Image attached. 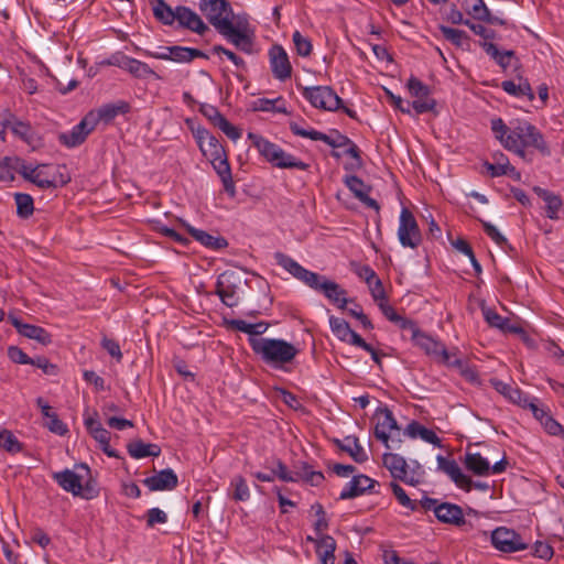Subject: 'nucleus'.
Instances as JSON below:
<instances>
[{"label": "nucleus", "mask_w": 564, "mask_h": 564, "mask_svg": "<svg viewBox=\"0 0 564 564\" xmlns=\"http://www.w3.org/2000/svg\"><path fill=\"white\" fill-rule=\"evenodd\" d=\"M199 9L217 32L237 50L247 55L257 53L253 29L246 17L234 15L228 0H200Z\"/></svg>", "instance_id": "1"}, {"label": "nucleus", "mask_w": 564, "mask_h": 564, "mask_svg": "<svg viewBox=\"0 0 564 564\" xmlns=\"http://www.w3.org/2000/svg\"><path fill=\"white\" fill-rule=\"evenodd\" d=\"M491 130L501 145L525 161L528 150L534 149L541 155H551V150L543 133L527 120H514L507 126L501 118L491 120Z\"/></svg>", "instance_id": "2"}, {"label": "nucleus", "mask_w": 564, "mask_h": 564, "mask_svg": "<svg viewBox=\"0 0 564 564\" xmlns=\"http://www.w3.org/2000/svg\"><path fill=\"white\" fill-rule=\"evenodd\" d=\"M274 259L280 267L292 274L295 279L300 280L311 289L323 293L324 296L337 305L338 308L344 310L346 307L348 303V299L346 297L347 292L341 289L338 283L326 279L324 275L305 269L299 262L282 252H276L274 254Z\"/></svg>", "instance_id": "3"}, {"label": "nucleus", "mask_w": 564, "mask_h": 564, "mask_svg": "<svg viewBox=\"0 0 564 564\" xmlns=\"http://www.w3.org/2000/svg\"><path fill=\"white\" fill-rule=\"evenodd\" d=\"M249 344L264 364L275 369L291 364L299 354V349L284 339L250 337Z\"/></svg>", "instance_id": "4"}, {"label": "nucleus", "mask_w": 564, "mask_h": 564, "mask_svg": "<svg viewBox=\"0 0 564 564\" xmlns=\"http://www.w3.org/2000/svg\"><path fill=\"white\" fill-rule=\"evenodd\" d=\"M373 419L376 420L375 437L381 441L387 448H394L392 444L401 443V429L399 427L397 420L392 412L388 408H379Z\"/></svg>", "instance_id": "5"}, {"label": "nucleus", "mask_w": 564, "mask_h": 564, "mask_svg": "<svg viewBox=\"0 0 564 564\" xmlns=\"http://www.w3.org/2000/svg\"><path fill=\"white\" fill-rule=\"evenodd\" d=\"M302 95L313 107L327 111L340 109L343 102L329 86L303 87Z\"/></svg>", "instance_id": "6"}, {"label": "nucleus", "mask_w": 564, "mask_h": 564, "mask_svg": "<svg viewBox=\"0 0 564 564\" xmlns=\"http://www.w3.org/2000/svg\"><path fill=\"white\" fill-rule=\"evenodd\" d=\"M241 284V274L236 271L228 270L218 276L215 293L226 306L234 307L239 302L238 290Z\"/></svg>", "instance_id": "7"}, {"label": "nucleus", "mask_w": 564, "mask_h": 564, "mask_svg": "<svg viewBox=\"0 0 564 564\" xmlns=\"http://www.w3.org/2000/svg\"><path fill=\"white\" fill-rule=\"evenodd\" d=\"M99 494L97 481L86 464H77L73 467V496L83 499H94Z\"/></svg>", "instance_id": "8"}, {"label": "nucleus", "mask_w": 564, "mask_h": 564, "mask_svg": "<svg viewBox=\"0 0 564 564\" xmlns=\"http://www.w3.org/2000/svg\"><path fill=\"white\" fill-rule=\"evenodd\" d=\"M406 87L413 98L411 106L416 115L434 111L436 101L431 97V90L427 85L412 76L409 78Z\"/></svg>", "instance_id": "9"}, {"label": "nucleus", "mask_w": 564, "mask_h": 564, "mask_svg": "<svg viewBox=\"0 0 564 564\" xmlns=\"http://www.w3.org/2000/svg\"><path fill=\"white\" fill-rule=\"evenodd\" d=\"M398 238L403 247L415 249L422 241L417 221L408 208H402L398 228Z\"/></svg>", "instance_id": "10"}, {"label": "nucleus", "mask_w": 564, "mask_h": 564, "mask_svg": "<svg viewBox=\"0 0 564 564\" xmlns=\"http://www.w3.org/2000/svg\"><path fill=\"white\" fill-rule=\"evenodd\" d=\"M463 463L468 471L477 476L500 474L503 473L508 466L506 456L491 466L489 460L482 457L479 453H471L469 451L466 452Z\"/></svg>", "instance_id": "11"}, {"label": "nucleus", "mask_w": 564, "mask_h": 564, "mask_svg": "<svg viewBox=\"0 0 564 564\" xmlns=\"http://www.w3.org/2000/svg\"><path fill=\"white\" fill-rule=\"evenodd\" d=\"M492 545L505 553H513L527 549L520 534L514 530L500 527L491 532Z\"/></svg>", "instance_id": "12"}, {"label": "nucleus", "mask_w": 564, "mask_h": 564, "mask_svg": "<svg viewBox=\"0 0 564 564\" xmlns=\"http://www.w3.org/2000/svg\"><path fill=\"white\" fill-rule=\"evenodd\" d=\"M270 68L275 79L285 82L292 76V65L286 51L278 44L272 45L268 52Z\"/></svg>", "instance_id": "13"}, {"label": "nucleus", "mask_w": 564, "mask_h": 564, "mask_svg": "<svg viewBox=\"0 0 564 564\" xmlns=\"http://www.w3.org/2000/svg\"><path fill=\"white\" fill-rule=\"evenodd\" d=\"M194 137L203 155L209 161H217L226 154L225 148L219 140L204 128H197Z\"/></svg>", "instance_id": "14"}, {"label": "nucleus", "mask_w": 564, "mask_h": 564, "mask_svg": "<svg viewBox=\"0 0 564 564\" xmlns=\"http://www.w3.org/2000/svg\"><path fill=\"white\" fill-rule=\"evenodd\" d=\"M290 130L295 135L308 138L314 141H323L332 148H341L351 143V140L348 137L340 134L338 131H334L335 137H332L314 129H303L296 122L290 123Z\"/></svg>", "instance_id": "15"}, {"label": "nucleus", "mask_w": 564, "mask_h": 564, "mask_svg": "<svg viewBox=\"0 0 564 564\" xmlns=\"http://www.w3.org/2000/svg\"><path fill=\"white\" fill-rule=\"evenodd\" d=\"M436 459L438 469L445 473L457 487L465 491L471 490V478L462 471L460 467L454 459H447L442 455H438Z\"/></svg>", "instance_id": "16"}, {"label": "nucleus", "mask_w": 564, "mask_h": 564, "mask_svg": "<svg viewBox=\"0 0 564 564\" xmlns=\"http://www.w3.org/2000/svg\"><path fill=\"white\" fill-rule=\"evenodd\" d=\"M8 321L20 335L28 337L30 339H34L42 345H47L51 343V336L44 328L36 325L23 323L21 318L13 314H10L8 316Z\"/></svg>", "instance_id": "17"}, {"label": "nucleus", "mask_w": 564, "mask_h": 564, "mask_svg": "<svg viewBox=\"0 0 564 564\" xmlns=\"http://www.w3.org/2000/svg\"><path fill=\"white\" fill-rule=\"evenodd\" d=\"M344 183L364 205L375 209L377 213L380 210L378 202L369 197L371 187L365 184L361 178L356 175H347L344 178Z\"/></svg>", "instance_id": "18"}, {"label": "nucleus", "mask_w": 564, "mask_h": 564, "mask_svg": "<svg viewBox=\"0 0 564 564\" xmlns=\"http://www.w3.org/2000/svg\"><path fill=\"white\" fill-rule=\"evenodd\" d=\"M533 192L544 202L545 216L551 220H558L564 209L562 197L540 186H534Z\"/></svg>", "instance_id": "19"}, {"label": "nucleus", "mask_w": 564, "mask_h": 564, "mask_svg": "<svg viewBox=\"0 0 564 564\" xmlns=\"http://www.w3.org/2000/svg\"><path fill=\"white\" fill-rule=\"evenodd\" d=\"M481 311L489 326L498 328L503 333L525 335L524 329L519 324L512 323L510 318L499 315L495 310L482 307Z\"/></svg>", "instance_id": "20"}, {"label": "nucleus", "mask_w": 564, "mask_h": 564, "mask_svg": "<svg viewBox=\"0 0 564 564\" xmlns=\"http://www.w3.org/2000/svg\"><path fill=\"white\" fill-rule=\"evenodd\" d=\"M435 517L440 522L455 527L466 523L463 509L451 502H441L435 510Z\"/></svg>", "instance_id": "21"}, {"label": "nucleus", "mask_w": 564, "mask_h": 564, "mask_svg": "<svg viewBox=\"0 0 564 564\" xmlns=\"http://www.w3.org/2000/svg\"><path fill=\"white\" fill-rule=\"evenodd\" d=\"M143 482L151 491L173 490L177 487L178 478L172 469L166 468L145 478Z\"/></svg>", "instance_id": "22"}, {"label": "nucleus", "mask_w": 564, "mask_h": 564, "mask_svg": "<svg viewBox=\"0 0 564 564\" xmlns=\"http://www.w3.org/2000/svg\"><path fill=\"white\" fill-rule=\"evenodd\" d=\"M376 484V480L371 479L366 475L354 476L352 479L341 490L339 499L347 500L358 497L365 494L366 491L372 490Z\"/></svg>", "instance_id": "23"}, {"label": "nucleus", "mask_w": 564, "mask_h": 564, "mask_svg": "<svg viewBox=\"0 0 564 564\" xmlns=\"http://www.w3.org/2000/svg\"><path fill=\"white\" fill-rule=\"evenodd\" d=\"M183 28H187L197 34H204L208 28L200 19V17L186 7L176 8V20Z\"/></svg>", "instance_id": "24"}, {"label": "nucleus", "mask_w": 564, "mask_h": 564, "mask_svg": "<svg viewBox=\"0 0 564 564\" xmlns=\"http://www.w3.org/2000/svg\"><path fill=\"white\" fill-rule=\"evenodd\" d=\"M1 124L4 129L9 128L15 137L20 138L28 144L33 142L34 131L29 122L19 120L12 113H7L1 121Z\"/></svg>", "instance_id": "25"}, {"label": "nucleus", "mask_w": 564, "mask_h": 564, "mask_svg": "<svg viewBox=\"0 0 564 564\" xmlns=\"http://www.w3.org/2000/svg\"><path fill=\"white\" fill-rule=\"evenodd\" d=\"M248 139L251 141L252 145L259 151V153L273 166L279 159V153L282 150L279 145L268 141L263 137L257 133L249 132Z\"/></svg>", "instance_id": "26"}, {"label": "nucleus", "mask_w": 564, "mask_h": 564, "mask_svg": "<svg viewBox=\"0 0 564 564\" xmlns=\"http://www.w3.org/2000/svg\"><path fill=\"white\" fill-rule=\"evenodd\" d=\"M187 232L200 245L212 250H221L228 246L227 240L220 236H213L202 229H196L193 226L183 223Z\"/></svg>", "instance_id": "27"}, {"label": "nucleus", "mask_w": 564, "mask_h": 564, "mask_svg": "<svg viewBox=\"0 0 564 564\" xmlns=\"http://www.w3.org/2000/svg\"><path fill=\"white\" fill-rule=\"evenodd\" d=\"M217 175L220 177L224 185L225 192L230 196H236V186L231 175V167L228 162L227 154L218 159L217 161H210Z\"/></svg>", "instance_id": "28"}, {"label": "nucleus", "mask_w": 564, "mask_h": 564, "mask_svg": "<svg viewBox=\"0 0 564 564\" xmlns=\"http://www.w3.org/2000/svg\"><path fill=\"white\" fill-rule=\"evenodd\" d=\"M491 384L509 401L523 409H527L529 395L523 393L518 387H513L498 379H492Z\"/></svg>", "instance_id": "29"}, {"label": "nucleus", "mask_w": 564, "mask_h": 564, "mask_svg": "<svg viewBox=\"0 0 564 564\" xmlns=\"http://www.w3.org/2000/svg\"><path fill=\"white\" fill-rule=\"evenodd\" d=\"M164 61H173L176 63H189L194 58H208V56L198 48L185 46H170V55L161 56Z\"/></svg>", "instance_id": "30"}, {"label": "nucleus", "mask_w": 564, "mask_h": 564, "mask_svg": "<svg viewBox=\"0 0 564 564\" xmlns=\"http://www.w3.org/2000/svg\"><path fill=\"white\" fill-rule=\"evenodd\" d=\"M315 549L321 564H335L336 541L333 536L321 535Z\"/></svg>", "instance_id": "31"}, {"label": "nucleus", "mask_w": 564, "mask_h": 564, "mask_svg": "<svg viewBox=\"0 0 564 564\" xmlns=\"http://www.w3.org/2000/svg\"><path fill=\"white\" fill-rule=\"evenodd\" d=\"M96 126L97 116L94 111H90L73 128V147L82 144Z\"/></svg>", "instance_id": "32"}, {"label": "nucleus", "mask_w": 564, "mask_h": 564, "mask_svg": "<svg viewBox=\"0 0 564 564\" xmlns=\"http://www.w3.org/2000/svg\"><path fill=\"white\" fill-rule=\"evenodd\" d=\"M120 67L130 73L135 78L144 79L150 76L160 78V76L147 63L135 58L124 57L120 64Z\"/></svg>", "instance_id": "33"}, {"label": "nucleus", "mask_w": 564, "mask_h": 564, "mask_svg": "<svg viewBox=\"0 0 564 564\" xmlns=\"http://www.w3.org/2000/svg\"><path fill=\"white\" fill-rule=\"evenodd\" d=\"M412 340L422 348L427 355L438 357L445 354V346L423 332L414 333Z\"/></svg>", "instance_id": "34"}, {"label": "nucleus", "mask_w": 564, "mask_h": 564, "mask_svg": "<svg viewBox=\"0 0 564 564\" xmlns=\"http://www.w3.org/2000/svg\"><path fill=\"white\" fill-rule=\"evenodd\" d=\"M404 434H406L408 436H410L411 438H422L423 441L430 443V444H433L435 446H438L441 447L442 444H441V438L437 436V434L423 426L422 424H420L419 422L416 421H412L405 429L404 431Z\"/></svg>", "instance_id": "35"}, {"label": "nucleus", "mask_w": 564, "mask_h": 564, "mask_svg": "<svg viewBox=\"0 0 564 564\" xmlns=\"http://www.w3.org/2000/svg\"><path fill=\"white\" fill-rule=\"evenodd\" d=\"M338 447L348 453L356 463H365L368 460V455L362 446L359 444V440L356 436H347L344 442L336 441Z\"/></svg>", "instance_id": "36"}, {"label": "nucleus", "mask_w": 564, "mask_h": 564, "mask_svg": "<svg viewBox=\"0 0 564 564\" xmlns=\"http://www.w3.org/2000/svg\"><path fill=\"white\" fill-rule=\"evenodd\" d=\"M130 111V105L120 100L116 104H107L101 106L95 115L97 116V122L102 120L105 122H110L118 115H126Z\"/></svg>", "instance_id": "37"}, {"label": "nucleus", "mask_w": 564, "mask_h": 564, "mask_svg": "<svg viewBox=\"0 0 564 564\" xmlns=\"http://www.w3.org/2000/svg\"><path fill=\"white\" fill-rule=\"evenodd\" d=\"M382 462L394 479L402 478V476L404 477V473L408 470V464L402 456L393 453H386L382 456Z\"/></svg>", "instance_id": "38"}, {"label": "nucleus", "mask_w": 564, "mask_h": 564, "mask_svg": "<svg viewBox=\"0 0 564 564\" xmlns=\"http://www.w3.org/2000/svg\"><path fill=\"white\" fill-rule=\"evenodd\" d=\"M128 453L133 458L156 457L161 454V448L156 444L134 441L128 445Z\"/></svg>", "instance_id": "39"}, {"label": "nucleus", "mask_w": 564, "mask_h": 564, "mask_svg": "<svg viewBox=\"0 0 564 564\" xmlns=\"http://www.w3.org/2000/svg\"><path fill=\"white\" fill-rule=\"evenodd\" d=\"M23 160L18 156H4L0 159V181L12 182L14 174L20 173Z\"/></svg>", "instance_id": "40"}, {"label": "nucleus", "mask_w": 564, "mask_h": 564, "mask_svg": "<svg viewBox=\"0 0 564 564\" xmlns=\"http://www.w3.org/2000/svg\"><path fill=\"white\" fill-rule=\"evenodd\" d=\"M501 88L509 95L514 97H528L530 101L534 99V93L528 80H520L516 84L513 80H505L501 83Z\"/></svg>", "instance_id": "41"}, {"label": "nucleus", "mask_w": 564, "mask_h": 564, "mask_svg": "<svg viewBox=\"0 0 564 564\" xmlns=\"http://www.w3.org/2000/svg\"><path fill=\"white\" fill-rule=\"evenodd\" d=\"M494 162H485L484 166L486 167L488 174L491 177H499L506 174V170L509 165V159L501 151H497L492 154Z\"/></svg>", "instance_id": "42"}, {"label": "nucleus", "mask_w": 564, "mask_h": 564, "mask_svg": "<svg viewBox=\"0 0 564 564\" xmlns=\"http://www.w3.org/2000/svg\"><path fill=\"white\" fill-rule=\"evenodd\" d=\"M154 17L164 24L171 25L176 20V9L173 10L164 0H152Z\"/></svg>", "instance_id": "43"}, {"label": "nucleus", "mask_w": 564, "mask_h": 564, "mask_svg": "<svg viewBox=\"0 0 564 564\" xmlns=\"http://www.w3.org/2000/svg\"><path fill=\"white\" fill-rule=\"evenodd\" d=\"M229 325L236 330L251 335V337L263 334L269 327L264 322L250 324L243 319H231Z\"/></svg>", "instance_id": "44"}, {"label": "nucleus", "mask_w": 564, "mask_h": 564, "mask_svg": "<svg viewBox=\"0 0 564 564\" xmlns=\"http://www.w3.org/2000/svg\"><path fill=\"white\" fill-rule=\"evenodd\" d=\"M275 167L279 169H297L302 171H306L310 165L296 156L286 153L283 149L279 153L278 162L275 163Z\"/></svg>", "instance_id": "45"}, {"label": "nucleus", "mask_w": 564, "mask_h": 564, "mask_svg": "<svg viewBox=\"0 0 564 564\" xmlns=\"http://www.w3.org/2000/svg\"><path fill=\"white\" fill-rule=\"evenodd\" d=\"M17 214L21 218H29L34 210L33 198L29 194L17 193L14 195Z\"/></svg>", "instance_id": "46"}, {"label": "nucleus", "mask_w": 564, "mask_h": 564, "mask_svg": "<svg viewBox=\"0 0 564 564\" xmlns=\"http://www.w3.org/2000/svg\"><path fill=\"white\" fill-rule=\"evenodd\" d=\"M329 325L333 334L341 341L348 340L349 335H351V328L348 322L344 318L330 316Z\"/></svg>", "instance_id": "47"}, {"label": "nucleus", "mask_w": 564, "mask_h": 564, "mask_svg": "<svg viewBox=\"0 0 564 564\" xmlns=\"http://www.w3.org/2000/svg\"><path fill=\"white\" fill-rule=\"evenodd\" d=\"M230 487L234 489L232 498L236 501H246L250 498L249 487L242 476H235L230 481Z\"/></svg>", "instance_id": "48"}, {"label": "nucleus", "mask_w": 564, "mask_h": 564, "mask_svg": "<svg viewBox=\"0 0 564 564\" xmlns=\"http://www.w3.org/2000/svg\"><path fill=\"white\" fill-rule=\"evenodd\" d=\"M20 174L25 180H29L42 187L51 184L50 181L41 178L40 166H33L31 164H26L24 161L22 162Z\"/></svg>", "instance_id": "49"}, {"label": "nucleus", "mask_w": 564, "mask_h": 564, "mask_svg": "<svg viewBox=\"0 0 564 564\" xmlns=\"http://www.w3.org/2000/svg\"><path fill=\"white\" fill-rule=\"evenodd\" d=\"M440 31L447 41L452 42L456 46H463L465 41L468 39L466 32L463 30L441 25Z\"/></svg>", "instance_id": "50"}, {"label": "nucleus", "mask_w": 564, "mask_h": 564, "mask_svg": "<svg viewBox=\"0 0 564 564\" xmlns=\"http://www.w3.org/2000/svg\"><path fill=\"white\" fill-rule=\"evenodd\" d=\"M390 487L392 489V492L393 495L395 496L398 502L404 507V508H408L410 509L411 511H416L417 510V503L415 500H412L408 495L406 492L404 491V489L397 482H391L390 484Z\"/></svg>", "instance_id": "51"}, {"label": "nucleus", "mask_w": 564, "mask_h": 564, "mask_svg": "<svg viewBox=\"0 0 564 564\" xmlns=\"http://www.w3.org/2000/svg\"><path fill=\"white\" fill-rule=\"evenodd\" d=\"M0 446L10 453L21 451L18 438L8 430L0 431Z\"/></svg>", "instance_id": "52"}, {"label": "nucleus", "mask_w": 564, "mask_h": 564, "mask_svg": "<svg viewBox=\"0 0 564 564\" xmlns=\"http://www.w3.org/2000/svg\"><path fill=\"white\" fill-rule=\"evenodd\" d=\"M293 43L300 56L306 57L312 53V42L303 36L300 31L293 33Z\"/></svg>", "instance_id": "53"}, {"label": "nucleus", "mask_w": 564, "mask_h": 564, "mask_svg": "<svg viewBox=\"0 0 564 564\" xmlns=\"http://www.w3.org/2000/svg\"><path fill=\"white\" fill-rule=\"evenodd\" d=\"M465 4L467 7L468 13L471 14L475 19L482 20L488 15V8L486 7L484 0H465Z\"/></svg>", "instance_id": "54"}, {"label": "nucleus", "mask_w": 564, "mask_h": 564, "mask_svg": "<svg viewBox=\"0 0 564 564\" xmlns=\"http://www.w3.org/2000/svg\"><path fill=\"white\" fill-rule=\"evenodd\" d=\"M91 436L100 444L101 449L109 456L113 457L116 456L115 452L110 449V434L109 432L104 429H96L94 431V434Z\"/></svg>", "instance_id": "55"}, {"label": "nucleus", "mask_w": 564, "mask_h": 564, "mask_svg": "<svg viewBox=\"0 0 564 564\" xmlns=\"http://www.w3.org/2000/svg\"><path fill=\"white\" fill-rule=\"evenodd\" d=\"M312 509L315 511V516L317 517V520L314 523V529L319 535L321 532L327 530L328 520L326 518L325 510L321 503H314L312 506Z\"/></svg>", "instance_id": "56"}, {"label": "nucleus", "mask_w": 564, "mask_h": 564, "mask_svg": "<svg viewBox=\"0 0 564 564\" xmlns=\"http://www.w3.org/2000/svg\"><path fill=\"white\" fill-rule=\"evenodd\" d=\"M527 409H529L533 416L540 422L542 423L549 415H550V411L546 406H541L539 404V401L538 399H528V404H527Z\"/></svg>", "instance_id": "57"}, {"label": "nucleus", "mask_w": 564, "mask_h": 564, "mask_svg": "<svg viewBox=\"0 0 564 564\" xmlns=\"http://www.w3.org/2000/svg\"><path fill=\"white\" fill-rule=\"evenodd\" d=\"M541 425L544 427L546 433L553 436H563L564 435V429L563 426L550 414L542 423Z\"/></svg>", "instance_id": "58"}, {"label": "nucleus", "mask_w": 564, "mask_h": 564, "mask_svg": "<svg viewBox=\"0 0 564 564\" xmlns=\"http://www.w3.org/2000/svg\"><path fill=\"white\" fill-rule=\"evenodd\" d=\"M273 476L278 477L282 481L296 482L299 481V477L293 476V471H289L288 467L281 462L278 460L276 468L272 470Z\"/></svg>", "instance_id": "59"}, {"label": "nucleus", "mask_w": 564, "mask_h": 564, "mask_svg": "<svg viewBox=\"0 0 564 564\" xmlns=\"http://www.w3.org/2000/svg\"><path fill=\"white\" fill-rule=\"evenodd\" d=\"M375 302L379 303L381 301L387 300L386 291L383 289L382 282L378 276L370 283H367Z\"/></svg>", "instance_id": "60"}, {"label": "nucleus", "mask_w": 564, "mask_h": 564, "mask_svg": "<svg viewBox=\"0 0 564 564\" xmlns=\"http://www.w3.org/2000/svg\"><path fill=\"white\" fill-rule=\"evenodd\" d=\"M9 358L20 365H30L31 357H29L21 348L15 346H10L8 348Z\"/></svg>", "instance_id": "61"}, {"label": "nucleus", "mask_w": 564, "mask_h": 564, "mask_svg": "<svg viewBox=\"0 0 564 564\" xmlns=\"http://www.w3.org/2000/svg\"><path fill=\"white\" fill-rule=\"evenodd\" d=\"M166 521H167V516L163 510H161L159 508H152L148 511V519H147L148 527L152 528L158 523L163 524Z\"/></svg>", "instance_id": "62"}, {"label": "nucleus", "mask_w": 564, "mask_h": 564, "mask_svg": "<svg viewBox=\"0 0 564 564\" xmlns=\"http://www.w3.org/2000/svg\"><path fill=\"white\" fill-rule=\"evenodd\" d=\"M485 232L499 246L507 243V239L499 232V230L488 221H481Z\"/></svg>", "instance_id": "63"}, {"label": "nucleus", "mask_w": 564, "mask_h": 564, "mask_svg": "<svg viewBox=\"0 0 564 564\" xmlns=\"http://www.w3.org/2000/svg\"><path fill=\"white\" fill-rule=\"evenodd\" d=\"M47 420L48 421L46 422V426L51 432L58 435H64L67 432L66 424L63 423L55 413L48 416Z\"/></svg>", "instance_id": "64"}]
</instances>
